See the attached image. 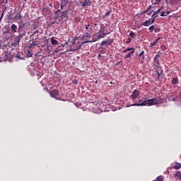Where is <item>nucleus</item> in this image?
<instances>
[{
    "label": "nucleus",
    "instance_id": "obj_38",
    "mask_svg": "<svg viewBox=\"0 0 181 181\" xmlns=\"http://www.w3.org/2000/svg\"><path fill=\"white\" fill-rule=\"evenodd\" d=\"M83 37H91V35H90L88 33H86L85 35L83 36Z\"/></svg>",
    "mask_w": 181,
    "mask_h": 181
},
{
    "label": "nucleus",
    "instance_id": "obj_29",
    "mask_svg": "<svg viewBox=\"0 0 181 181\" xmlns=\"http://www.w3.org/2000/svg\"><path fill=\"white\" fill-rule=\"evenodd\" d=\"M129 37H132V39H135V33L133 31H131L130 33L129 34Z\"/></svg>",
    "mask_w": 181,
    "mask_h": 181
},
{
    "label": "nucleus",
    "instance_id": "obj_6",
    "mask_svg": "<svg viewBox=\"0 0 181 181\" xmlns=\"http://www.w3.org/2000/svg\"><path fill=\"white\" fill-rule=\"evenodd\" d=\"M6 31H4L3 36L5 37V39H9V37H12V32L11 31V28L9 26L5 25Z\"/></svg>",
    "mask_w": 181,
    "mask_h": 181
},
{
    "label": "nucleus",
    "instance_id": "obj_20",
    "mask_svg": "<svg viewBox=\"0 0 181 181\" xmlns=\"http://www.w3.org/2000/svg\"><path fill=\"white\" fill-rule=\"evenodd\" d=\"M134 53H135V50L131 51L129 54L125 56V59H129L134 56Z\"/></svg>",
    "mask_w": 181,
    "mask_h": 181
},
{
    "label": "nucleus",
    "instance_id": "obj_1",
    "mask_svg": "<svg viewBox=\"0 0 181 181\" xmlns=\"http://www.w3.org/2000/svg\"><path fill=\"white\" fill-rule=\"evenodd\" d=\"M18 28L17 30V33L18 34L17 36H16V42L15 45H19L21 43V40L26 36V34L28 33V24L23 21V20L18 22Z\"/></svg>",
    "mask_w": 181,
    "mask_h": 181
},
{
    "label": "nucleus",
    "instance_id": "obj_18",
    "mask_svg": "<svg viewBox=\"0 0 181 181\" xmlns=\"http://www.w3.org/2000/svg\"><path fill=\"white\" fill-rule=\"evenodd\" d=\"M69 4V0H61V8L66 6Z\"/></svg>",
    "mask_w": 181,
    "mask_h": 181
},
{
    "label": "nucleus",
    "instance_id": "obj_12",
    "mask_svg": "<svg viewBox=\"0 0 181 181\" xmlns=\"http://www.w3.org/2000/svg\"><path fill=\"white\" fill-rule=\"evenodd\" d=\"M51 97H52V98H56V97H57V95H59V90H54L52 92L49 93Z\"/></svg>",
    "mask_w": 181,
    "mask_h": 181
},
{
    "label": "nucleus",
    "instance_id": "obj_39",
    "mask_svg": "<svg viewBox=\"0 0 181 181\" xmlns=\"http://www.w3.org/2000/svg\"><path fill=\"white\" fill-rule=\"evenodd\" d=\"M149 11H151L150 10V8H148V7L146 9V11H144V12H143V13H148V12H149Z\"/></svg>",
    "mask_w": 181,
    "mask_h": 181
},
{
    "label": "nucleus",
    "instance_id": "obj_36",
    "mask_svg": "<svg viewBox=\"0 0 181 181\" xmlns=\"http://www.w3.org/2000/svg\"><path fill=\"white\" fill-rule=\"evenodd\" d=\"M76 50H78V48H77V45H76V48H71L69 49V52H76Z\"/></svg>",
    "mask_w": 181,
    "mask_h": 181
},
{
    "label": "nucleus",
    "instance_id": "obj_48",
    "mask_svg": "<svg viewBox=\"0 0 181 181\" xmlns=\"http://www.w3.org/2000/svg\"><path fill=\"white\" fill-rule=\"evenodd\" d=\"M160 47L161 49H163L165 47V45H161Z\"/></svg>",
    "mask_w": 181,
    "mask_h": 181
},
{
    "label": "nucleus",
    "instance_id": "obj_53",
    "mask_svg": "<svg viewBox=\"0 0 181 181\" xmlns=\"http://www.w3.org/2000/svg\"><path fill=\"white\" fill-rule=\"evenodd\" d=\"M24 1V2H26V1H28V0H23Z\"/></svg>",
    "mask_w": 181,
    "mask_h": 181
},
{
    "label": "nucleus",
    "instance_id": "obj_27",
    "mask_svg": "<svg viewBox=\"0 0 181 181\" xmlns=\"http://www.w3.org/2000/svg\"><path fill=\"white\" fill-rule=\"evenodd\" d=\"M162 9H163V7L158 8V11H153V16H156V15H158V13H159V12H160Z\"/></svg>",
    "mask_w": 181,
    "mask_h": 181
},
{
    "label": "nucleus",
    "instance_id": "obj_31",
    "mask_svg": "<svg viewBox=\"0 0 181 181\" xmlns=\"http://www.w3.org/2000/svg\"><path fill=\"white\" fill-rule=\"evenodd\" d=\"M156 18H158V16H153V14L151 16V23H155V19H156Z\"/></svg>",
    "mask_w": 181,
    "mask_h": 181
},
{
    "label": "nucleus",
    "instance_id": "obj_54",
    "mask_svg": "<svg viewBox=\"0 0 181 181\" xmlns=\"http://www.w3.org/2000/svg\"><path fill=\"white\" fill-rule=\"evenodd\" d=\"M49 6H52V4H49Z\"/></svg>",
    "mask_w": 181,
    "mask_h": 181
},
{
    "label": "nucleus",
    "instance_id": "obj_37",
    "mask_svg": "<svg viewBox=\"0 0 181 181\" xmlns=\"http://www.w3.org/2000/svg\"><path fill=\"white\" fill-rule=\"evenodd\" d=\"M72 83H73L74 84L77 85V84H78V80L74 79V80L72 81Z\"/></svg>",
    "mask_w": 181,
    "mask_h": 181
},
{
    "label": "nucleus",
    "instance_id": "obj_2",
    "mask_svg": "<svg viewBox=\"0 0 181 181\" xmlns=\"http://www.w3.org/2000/svg\"><path fill=\"white\" fill-rule=\"evenodd\" d=\"M156 104H160V99L156 98L153 99H148L142 102V100H140L139 103L132 104L133 107H151V105H156Z\"/></svg>",
    "mask_w": 181,
    "mask_h": 181
},
{
    "label": "nucleus",
    "instance_id": "obj_40",
    "mask_svg": "<svg viewBox=\"0 0 181 181\" xmlns=\"http://www.w3.org/2000/svg\"><path fill=\"white\" fill-rule=\"evenodd\" d=\"M131 43V38H128L127 40L126 41L127 45H129Z\"/></svg>",
    "mask_w": 181,
    "mask_h": 181
},
{
    "label": "nucleus",
    "instance_id": "obj_7",
    "mask_svg": "<svg viewBox=\"0 0 181 181\" xmlns=\"http://www.w3.org/2000/svg\"><path fill=\"white\" fill-rule=\"evenodd\" d=\"M82 8H86V6H91L93 2L91 0H84L83 2H81Z\"/></svg>",
    "mask_w": 181,
    "mask_h": 181
},
{
    "label": "nucleus",
    "instance_id": "obj_16",
    "mask_svg": "<svg viewBox=\"0 0 181 181\" xmlns=\"http://www.w3.org/2000/svg\"><path fill=\"white\" fill-rule=\"evenodd\" d=\"M162 39L161 37H158L153 42L150 43V47H153V46H156V45H158V42Z\"/></svg>",
    "mask_w": 181,
    "mask_h": 181
},
{
    "label": "nucleus",
    "instance_id": "obj_22",
    "mask_svg": "<svg viewBox=\"0 0 181 181\" xmlns=\"http://www.w3.org/2000/svg\"><path fill=\"white\" fill-rule=\"evenodd\" d=\"M33 56V53H32V49L30 48H28L27 50V57H32Z\"/></svg>",
    "mask_w": 181,
    "mask_h": 181
},
{
    "label": "nucleus",
    "instance_id": "obj_26",
    "mask_svg": "<svg viewBox=\"0 0 181 181\" xmlns=\"http://www.w3.org/2000/svg\"><path fill=\"white\" fill-rule=\"evenodd\" d=\"M52 45H59V41L52 37L50 39Z\"/></svg>",
    "mask_w": 181,
    "mask_h": 181
},
{
    "label": "nucleus",
    "instance_id": "obj_5",
    "mask_svg": "<svg viewBox=\"0 0 181 181\" xmlns=\"http://www.w3.org/2000/svg\"><path fill=\"white\" fill-rule=\"evenodd\" d=\"M55 14L57 15L55 19H59V22H62L63 20L67 21V11H61L58 10L55 12Z\"/></svg>",
    "mask_w": 181,
    "mask_h": 181
},
{
    "label": "nucleus",
    "instance_id": "obj_49",
    "mask_svg": "<svg viewBox=\"0 0 181 181\" xmlns=\"http://www.w3.org/2000/svg\"><path fill=\"white\" fill-rule=\"evenodd\" d=\"M148 8H150V11H151L152 6H149Z\"/></svg>",
    "mask_w": 181,
    "mask_h": 181
},
{
    "label": "nucleus",
    "instance_id": "obj_15",
    "mask_svg": "<svg viewBox=\"0 0 181 181\" xmlns=\"http://www.w3.org/2000/svg\"><path fill=\"white\" fill-rule=\"evenodd\" d=\"M91 42H93V40L83 41L81 43L77 44V49H80V47H81V46H83V45H86V43H90Z\"/></svg>",
    "mask_w": 181,
    "mask_h": 181
},
{
    "label": "nucleus",
    "instance_id": "obj_10",
    "mask_svg": "<svg viewBox=\"0 0 181 181\" xmlns=\"http://www.w3.org/2000/svg\"><path fill=\"white\" fill-rule=\"evenodd\" d=\"M141 93H139V90H135L132 94V100H135V98H138L139 97V95Z\"/></svg>",
    "mask_w": 181,
    "mask_h": 181
},
{
    "label": "nucleus",
    "instance_id": "obj_51",
    "mask_svg": "<svg viewBox=\"0 0 181 181\" xmlns=\"http://www.w3.org/2000/svg\"><path fill=\"white\" fill-rule=\"evenodd\" d=\"M142 59H145V57L144 55L142 56Z\"/></svg>",
    "mask_w": 181,
    "mask_h": 181
},
{
    "label": "nucleus",
    "instance_id": "obj_8",
    "mask_svg": "<svg viewBox=\"0 0 181 181\" xmlns=\"http://www.w3.org/2000/svg\"><path fill=\"white\" fill-rule=\"evenodd\" d=\"M18 27L16 24H12L10 28L11 33H18Z\"/></svg>",
    "mask_w": 181,
    "mask_h": 181
},
{
    "label": "nucleus",
    "instance_id": "obj_46",
    "mask_svg": "<svg viewBox=\"0 0 181 181\" xmlns=\"http://www.w3.org/2000/svg\"><path fill=\"white\" fill-rule=\"evenodd\" d=\"M152 12H153V11H151L150 13H147V15L149 16L151 15H152Z\"/></svg>",
    "mask_w": 181,
    "mask_h": 181
},
{
    "label": "nucleus",
    "instance_id": "obj_41",
    "mask_svg": "<svg viewBox=\"0 0 181 181\" xmlns=\"http://www.w3.org/2000/svg\"><path fill=\"white\" fill-rule=\"evenodd\" d=\"M144 53H145V52H144V51H141V52H140L139 55V57H141L144 56Z\"/></svg>",
    "mask_w": 181,
    "mask_h": 181
},
{
    "label": "nucleus",
    "instance_id": "obj_30",
    "mask_svg": "<svg viewBox=\"0 0 181 181\" xmlns=\"http://www.w3.org/2000/svg\"><path fill=\"white\" fill-rule=\"evenodd\" d=\"M135 50V49H134V47H132V48H129V47H127L126 49H124L123 51V53H127V52H129V51H134Z\"/></svg>",
    "mask_w": 181,
    "mask_h": 181
},
{
    "label": "nucleus",
    "instance_id": "obj_13",
    "mask_svg": "<svg viewBox=\"0 0 181 181\" xmlns=\"http://www.w3.org/2000/svg\"><path fill=\"white\" fill-rule=\"evenodd\" d=\"M179 83V78L177 77H175V78H173L172 80H171V84L173 86H176V84H178Z\"/></svg>",
    "mask_w": 181,
    "mask_h": 181
},
{
    "label": "nucleus",
    "instance_id": "obj_23",
    "mask_svg": "<svg viewBox=\"0 0 181 181\" xmlns=\"http://www.w3.org/2000/svg\"><path fill=\"white\" fill-rule=\"evenodd\" d=\"M160 2H162V0H151V4L153 5H158Z\"/></svg>",
    "mask_w": 181,
    "mask_h": 181
},
{
    "label": "nucleus",
    "instance_id": "obj_47",
    "mask_svg": "<svg viewBox=\"0 0 181 181\" xmlns=\"http://www.w3.org/2000/svg\"><path fill=\"white\" fill-rule=\"evenodd\" d=\"M170 13V11H167V12H165L166 16H168V15H169Z\"/></svg>",
    "mask_w": 181,
    "mask_h": 181
},
{
    "label": "nucleus",
    "instance_id": "obj_4",
    "mask_svg": "<svg viewBox=\"0 0 181 181\" xmlns=\"http://www.w3.org/2000/svg\"><path fill=\"white\" fill-rule=\"evenodd\" d=\"M37 33H39V30L35 31L30 36L31 39L33 40H30V45L28 46V49H33L35 46H37V45L40 43V40L39 38H33L35 37V35H36Z\"/></svg>",
    "mask_w": 181,
    "mask_h": 181
},
{
    "label": "nucleus",
    "instance_id": "obj_3",
    "mask_svg": "<svg viewBox=\"0 0 181 181\" xmlns=\"http://www.w3.org/2000/svg\"><path fill=\"white\" fill-rule=\"evenodd\" d=\"M159 57H160V55L156 54L154 57V59H153L154 66H156V67H157V69H158L156 71L157 74H158V76L156 78V81H158V80H159V78L160 77V75L162 74V73H163V70L162 69V68H160V66Z\"/></svg>",
    "mask_w": 181,
    "mask_h": 181
},
{
    "label": "nucleus",
    "instance_id": "obj_11",
    "mask_svg": "<svg viewBox=\"0 0 181 181\" xmlns=\"http://www.w3.org/2000/svg\"><path fill=\"white\" fill-rule=\"evenodd\" d=\"M90 104V107H92L93 110H100V103L97 102H92Z\"/></svg>",
    "mask_w": 181,
    "mask_h": 181
},
{
    "label": "nucleus",
    "instance_id": "obj_43",
    "mask_svg": "<svg viewBox=\"0 0 181 181\" xmlns=\"http://www.w3.org/2000/svg\"><path fill=\"white\" fill-rule=\"evenodd\" d=\"M158 32H160V28H157L155 30V33H158Z\"/></svg>",
    "mask_w": 181,
    "mask_h": 181
},
{
    "label": "nucleus",
    "instance_id": "obj_33",
    "mask_svg": "<svg viewBox=\"0 0 181 181\" xmlns=\"http://www.w3.org/2000/svg\"><path fill=\"white\" fill-rule=\"evenodd\" d=\"M156 181H163V177L162 175H160L157 177Z\"/></svg>",
    "mask_w": 181,
    "mask_h": 181
},
{
    "label": "nucleus",
    "instance_id": "obj_45",
    "mask_svg": "<svg viewBox=\"0 0 181 181\" xmlns=\"http://www.w3.org/2000/svg\"><path fill=\"white\" fill-rule=\"evenodd\" d=\"M3 18H4V13H2L1 16L0 17V23Z\"/></svg>",
    "mask_w": 181,
    "mask_h": 181
},
{
    "label": "nucleus",
    "instance_id": "obj_32",
    "mask_svg": "<svg viewBox=\"0 0 181 181\" xmlns=\"http://www.w3.org/2000/svg\"><path fill=\"white\" fill-rule=\"evenodd\" d=\"M110 13H111V10H110L109 11H107V12L105 14V16H103V18H107V16H110Z\"/></svg>",
    "mask_w": 181,
    "mask_h": 181
},
{
    "label": "nucleus",
    "instance_id": "obj_28",
    "mask_svg": "<svg viewBox=\"0 0 181 181\" xmlns=\"http://www.w3.org/2000/svg\"><path fill=\"white\" fill-rule=\"evenodd\" d=\"M180 176H181L180 171H177L175 175V179L177 180V179H179Z\"/></svg>",
    "mask_w": 181,
    "mask_h": 181
},
{
    "label": "nucleus",
    "instance_id": "obj_35",
    "mask_svg": "<svg viewBox=\"0 0 181 181\" xmlns=\"http://www.w3.org/2000/svg\"><path fill=\"white\" fill-rule=\"evenodd\" d=\"M155 29V26L154 25H151L149 28L148 30H150V32H153V30Z\"/></svg>",
    "mask_w": 181,
    "mask_h": 181
},
{
    "label": "nucleus",
    "instance_id": "obj_19",
    "mask_svg": "<svg viewBox=\"0 0 181 181\" xmlns=\"http://www.w3.org/2000/svg\"><path fill=\"white\" fill-rule=\"evenodd\" d=\"M103 37H105V36L103 35L102 34H99V35L95 38V40H93L92 42H98L100 39H103Z\"/></svg>",
    "mask_w": 181,
    "mask_h": 181
},
{
    "label": "nucleus",
    "instance_id": "obj_52",
    "mask_svg": "<svg viewBox=\"0 0 181 181\" xmlns=\"http://www.w3.org/2000/svg\"><path fill=\"white\" fill-rule=\"evenodd\" d=\"M6 4H8V0H6Z\"/></svg>",
    "mask_w": 181,
    "mask_h": 181
},
{
    "label": "nucleus",
    "instance_id": "obj_42",
    "mask_svg": "<svg viewBox=\"0 0 181 181\" xmlns=\"http://www.w3.org/2000/svg\"><path fill=\"white\" fill-rule=\"evenodd\" d=\"M160 16H166V12L163 11L160 13Z\"/></svg>",
    "mask_w": 181,
    "mask_h": 181
},
{
    "label": "nucleus",
    "instance_id": "obj_44",
    "mask_svg": "<svg viewBox=\"0 0 181 181\" xmlns=\"http://www.w3.org/2000/svg\"><path fill=\"white\" fill-rule=\"evenodd\" d=\"M104 45H105V41H103V42L100 43V47H103V46H104Z\"/></svg>",
    "mask_w": 181,
    "mask_h": 181
},
{
    "label": "nucleus",
    "instance_id": "obj_55",
    "mask_svg": "<svg viewBox=\"0 0 181 181\" xmlns=\"http://www.w3.org/2000/svg\"><path fill=\"white\" fill-rule=\"evenodd\" d=\"M74 46H76V42H75V43H74Z\"/></svg>",
    "mask_w": 181,
    "mask_h": 181
},
{
    "label": "nucleus",
    "instance_id": "obj_24",
    "mask_svg": "<svg viewBox=\"0 0 181 181\" xmlns=\"http://www.w3.org/2000/svg\"><path fill=\"white\" fill-rule=\"evenodd\" d=\"M14 19H16V21H22V16L21 15V12L18 13V15H16L14 16Z\"/></svg>",
    "mask_w": 181,
    "mask_h": 181
},
{
    "label": "nucleus",
    "instance_id": "obj_50",
    "mask_svg": "<svg viewBox=\"0 0 181 181\" xmlns=\"http://www.w3.org/2000/svg\"><path fill=\"white\" fill-rule=\"evenodd\" d=\"M98 57H99V59L101 57V54H98Z\"/></svg>",
    "mask_w": 181,
    "mask_h": 181
},
{
    "label": "nucleus",
    "instance_id": "obj_17",
    "mask_svg": "<svg viewBox=\"0 0 181 181\" xmlns=\"http://www.w3.org/2000/svg\"><path fill=\"white\" fill-rule=\"evenodd\" d=\"M112 42H114V40H112V39L106 40L105 41V46H110V45L112 44Z\"/></svg>",
    "mask_w": 181,
    "mask_h": 181
},
{
    "label": "nucleus",
    "instance_id": "obj_21",
    "mask_svg": "<svg viewBox=\"0 0 181 181\" xmlns=\"http://www.w3.org/2000/svg\"><path fill=\"white\" fill-rule=\"evenodd\" d=\"M173 168V169H175V170L181 169V164L179 163H176L175 165Z\"/></svg>",
    "mask_w": 181,
    "mask_h": 181
},
{
    "label": "nucleus",
    "instance_id": "obj_56",
    "mask_svg": "<svg viewBox=\"0 0 181 181\" xmlns=\"http://www.w3.org/2000/svg\"><path fill=\"white\" fill-rule=\"evenodd\" d=\"M3 2H4V0H3Z\"/></svg>",
    "mask_w": 181,
    "mask_h": 181
},
{
    "label": "nucleus",
    "instance_id": "obj_14",
    "mask_svg": "<svg viewBox=\"0 0 181 181\" xmlns=\"http://www.w3.org/2000/svg\"><path fill=\"white\" fill-rule=\"evenodd\" d=\"M150 25H152L151 20H146L145 22L141 24V26H146V27L150 26Z\"/></svg>",
    "mask_w": 181,
    "mask_h": 181
},
{
    "label": "nucleus",
    "instance_id": "obj_25",
    "mask_svg": "<svg viewBox=\"0 0 181 181\" xmlns=\"http://www.w3.org/2000/svg\"><path fill=\"white\" fill-rule=\"evenodd\" d=\"M99 34L100 35H102L103 36H107V33H105L104 31V29L103 28H100V30H99Z\"/></svg>",
    "mask_w": 181,
    "mask_h": 181
},
{
    "label": "nucleus",
    "instance_id": "obj_9",
    "mask_svg": "<svg viewBox=\"0 0 181 181\" xmlns=\"http://www.w3.org/2000/svg\"><path fill=\"white\" fill-rule=\"evenodd\" d=\"M40 49L41 51L45 50V52H48V53H50V49H49V45H44L39 46Z\"/></svg>",
    "mask_w": 181,
    "mask_h": 181
},
{
    "label": "nucleus",
    "instance_id": "obj_34",
    "mask_svg": "<svg viewBox=\"0 0 181 181\" xmlns=\"http://www.w3.org/2000/svg\"><path fill=\"white\" fill-rule=\"evenodd\" d=\"M88 28H90V23L83 25V28L86 30H88Z\"/></svg>",
    "mask_w": 181,
    "mask_h": 181
}]
</instances>
